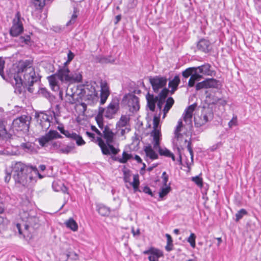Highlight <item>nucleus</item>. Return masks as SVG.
<instances>
[{
    "label": "nucleus",
    "instance_id": "nucleus-51",
    "mask_svg": "<svg viewBox=\"0 0 261 261\" xmlns=\"http://www.w3.org/2000/svg\"><path fill=\"white\" fill-rule=\"evenodd\" d=\"M196 236L194 233H191L190 234V236L189 237V238L187 239V241L190 243L191 246L192 248H195L196 246L195 243V239H196Z\"/></svg>",
    "mask_w": 261,
    "mask_h": 261
},
{
    "label": "nucleus",
    "instance_id": "nucleus-8",
    "mask_svg": "<svg viewBox=\"0 0 261 261\" xmlns=\"http://www.w3.org/2000/svg\"><path fill=\"white\" fill-rule=\"evenodd\" d=\"M23 31V27L21 21V15L17 12L13 20V25L10 29V34L13 37L19 35Z\"/></svg>",
    "mask_w": 261,
    "mask_h": 261
},
{
    "label": "nucleus",
    "instance_id": "nucleus-62",
    "mask_svg": "<svg viewBox=\"0 0 261 261\" xmlns=\"http://www.w3.org/2000/svg\"><path fill=\"white\" fill-rule=\"evenodd\" d=\"M164 102H165V99H160V98H158V100L156 103H157V107L159 109V111H160L159 114H161L162 108L163 105L164 103Z\"/></svg>",
    "mask_w": 261,
    "mask_h": 261
},
{
    "label": "nucleus",
    "instance_id": "nucleus-19",
    "mask_svg": "<svg viewBox=\"0 0 261 261\" xmlns=\"http://www.w3.org/2000/svg\"><path fill=\"white\" fill-rule=\"evenodd\" d=\"M151 136L153 137V147L154 149H157L160 146V140L161 139V130H152Z\"/></svg>",
    "mask_w": 261,
    "mask_h": 261
},
{
    "label": "nucleus",
    "instance_id": "nucleus-58",
    "mask_svg": "<svg viewBox=\"0 0 261 261\" xmlns=\"http://www.w3.org/2000/svg\"><path fill=\"white\" fill-rule=\"evenodd\" d=\"M57 129L61 132V133H62V134L65 135L67 138L69 137L70 134L71 133L70 132H69L68 130H65L64 126L62 124L59 125L57 127Z\"/></svg>",
    "mask_w": 261,
    "mask_h": 261
},
{
    "label": "nucleus",
    "instance_id": "nucleus-59",
    "mask_svg": "<svg viewBox=\"0 0 261 261\" xmlns=\"http://www.w3.org/2000/svg\"><path fill=\"white\" fill-rule=\"evenodd\" d=\"M5 62L2 58L0 57V75L4 79V69Z\"/></svg>",
    "mask_w": 261,
    "mask_h": 261
},
{
    "label": "nucleus",
    "instance_id": "nucleus-42",
    "mask_svg": "<svg viewBox=\"0 0 261 261\" xmlns=\"http://www.w3.org/2000/svg\"><path fill=\"white\" fill-rule=\"evenodd\" d=\"M74 149V146L69 145H61L60 150H59L60 153L68 154L70 153Z\"/></svg>",
    "mask_w": 261,
    "mask_h": 261
},
{
    "label": "nucleus",
    "instance_id": "nucleus-26",
    "mask_svg": "<svg viewBox=\"0 0 261 261\" xmlns=\"http://www.w3.org/2000/svg\"><path fill=\"white\" fill-rule=\"evenodd\" d=\"M65 224L67 228L73 231H76L78 229V225L72 218H70L66 221L65 222Z\"/></svg>",
    "mask_w": 261,
    "mask_h": 261
},
{
    "label": "nucleus",
    "instance_id": "nucleus-33",
    "mask_svg": "<svg viewBox=\"0 0 261 261\" xmlns=\"http://www.w3.org/2000/svg\"><path fill=\"white\" fill-rule=\"evenodd\" d=\"M182 127H183V124H182V120H181V119H179L178 121L177 125H176L175 129L174 130L175 138L177 140H179V139L182 136L181 134H180V132L181 130V128Z\"/></svg>",
    "mask_w": 261,
    "mask_h": 261
},
{
    "label": "nucleus",
    "instance_id": "nucleus-34",
    "mask_svg": "<svg viewBox=\"0 0 261 261\" xmlns=\"http://www.w3.org/2000/svg\"><path fill=\"white\" fill-rule=\"evenodd\" d=\"M18 42L21 46H24L25 45H31L32 44L31 37L29 35L20 37L18 39Z\"/></svg>",
    "mask_w": 261,
    "mask_h": 261
},
{
    "label": "nucleus",
    "instance_id": "nucleus-54",
    "mask_svg": "<svg viewBox=\"0 0 261 261\" xmlns=\"http://www.w3.org/2000/svg\"><path fill=\"white\" fill-rule=\"evenodd\" d=\"M67 259H70L73 260H76L79 258L78 254L74 251H69L66 254Z\"/></svg>",
    "mask_w": 261,
    "mask_h": 261
},
{
    "label": "nucleus",
    "instance_id": "nucleus-52",
    "mask_svg": "<svg viewBox=\"0 0 261 261\" xmlns=\"http://www.w3.org/2000/svg\"><path fill=\"white\" fill-rule=\"evenodd\" d=\"M185 142L188 143L187 147V149L190 154L191 159V163L193 164V163L194 153H193V149H192V148L191 146V142L188 141L187 139H185Z\"/></svg>",
    "mask_w": 261,
    "mask_h": 261
},
{
    "label": "nucleus",
    "instance_id": "nucleus-45",
    "mask_svg": "<svg viewBox=\"0 0 261 261\" xmlns=\"http://www.w3.org/2000/svg\"><path fill=\"white\" fill-rule=\"evenodd\" d=\"M74 94L71 93V94L66 93L65 95V102L69 104H74L75 103V99L74 98Z\"/></svg>",
    "mask_w": 261,
    "mask_h": 261
},
{
    "label": "nucleus",
    "instance_id": "nucleus-22",
    "mask_svg": "<svg viewBox=\"0 0 261 261\" xmlns=\"http://www.w3.org/2000/svg\"><path fill=\"white\" fill-rule=\"evenodd\" d=\"M211 65L209 64H205L201 66L196 67V72L201 73L204 75H211V71L210 70Z\"/></svg>",
    "mask_w": 261,
    "mask_h": 261
},
{
    "label": "nucleus",
    "instance_id": "nucleus-14",
    "mask_svg": "<svg viewBox=\"0 0 261 261\" xmlns=\"http://www.w3.org/2000/svg\"><path fill=\"white\" fill-rule=\"evenodd\" d=\"M197 47L199 50L205 53H208L212 49L211 42L205 39H201L198 42Z\"/></svg>",
    "mask_w": 261,
    "mask_h": 261
},
{
    "label": "nucleus",
    "instance_id": "nucleus-55",
    "mask_svg": "<svg viewBox=\"0 0 261 261\" xmlns=\"http://www.w3.org/2000/svg\"><path fill=\"white\" fill-rule=\"evenodd\" d=\"M62 143L60 141H56L52 143L51 149L56 152L59 153V150H60Z\"/></svg>",
    "mask_w": 261,
    "mask_h": 261
},
{
    "label": "nucleus",
    "instance_id": "nucleus-4",
    "mask_svg": "<svg viewBox=\"0 0 261 261\" xmlns=\"http://www.w3.org/2000/svg\"><path fill=\"white\" fill-rule=\"evenodd\" d=\"M41 76L39 73L35 71V68L32 70L27 71L22 76L19 74H15L14 75V80L15 85L19 92H21V88L23 85L31 86L34 83L40 80Z\"/></svg>",
    "mask_w": 261,
    "mask_h": 261
},
{
    "label": "nucleus",
    "instance_id": "nucleus-64",
    "mask_svg": "<svg viewBox=\"0 0 261 261\" xmlns=\"http://www.w3.org/2000/svg\"><path fill=\"white\" fill-rule=\"evenodd\" d=\"M123 180L125 182H130V175L129 173H127L126 172H124V177Z\"/></svg>",
    "mask_w": 261,
    "mask_h": 261
},
{
    "label": "nucleus",
    "instance_id": "nucleus-36",
    "mask_svg": "<svg viewBox=\"0 0 261 261\" xmlns=\"http://www.w3.org/2000/svg\"><path fill=\"white\" fill-rule=\"evenodd\" d=\"M79 11L75 7H73V12L71 15L70 19L67 22L66 25L70 26L73 24L76 21Z\"/></svg>",
    "mask_w": 261,
    "mask_h": 261
},
{
    "label": "nucleus",
    "instance_id": "nucleus-49",
    "mask_svg": "<svg viewBox=\"0 0 261 261\" xmlns=\"http://www.w3.org/2000/svg\"><path fill=\"white\" fill-rule=\"evenodd\" d=\"M247 213V212L245 209H241L236 214V221H239L244 215H246Z\"/></svg>",
    "mask_w": 261,
    "mask_h": 261
},
{
    "label": "nucleus",
    "instance_id": "nucleus-63",
    "mask_svg": "<svg viewBox=\"0 0 261 261\" xmlns=\"http://www.w3.org/2000/svg\"><path fill=\"white\" fill-rule=\"evenodd\" d=\"M237 125V117L234 116L232 119L228 122V126L229 128H231L233 126Z\"/></svg>",
    "mask_w": 261,
    "mask_h": 261
},
{
    "label": "nucleus",
    "instance_id": "nucleus-25",
    "mask_svg": "<svg viewBox=\"0 0 261 261\" xmlns=\"http://www.w3.org/2000/svg\"><path fill=\"white\" fill-rule=\"evenodd\" d=\"M132 158V155L127 153L126 151H123L122 158L113 157V159L115 161H118L120 163H126L129 160Z\"/></svg>",
    "mask_w": 261,
    "mask_h": 261
},
{
    "label": "nucleus",
    "instance_id": "nucleus-18",
    "mask_svg": "<svg viewBox=\"0 0 261 261\" xmlns=\"http://www.w3.org/2000/svg\"><path fill=\"white\" fill-rule=\"evenodd\" d=\"M128 105L132 112L138 111L140 109L139 98L135 95L130 96L128 100Z\"/></svg>",
    "mask_w": 261,
    "mask_h": 261
},
{
    "label": "nucleus",
    "instance_id": "nucleus-1",
    "mask_svg": "<svg viewBox=\"0 0 261 261\" xmlns=\"http://www.w3.org/2000/svg\"><path fill=\"white\" fill-rule=\"evenodd\" d=\"M82 75L80 72H71L66 66L60 67L57 72L48 77V80L51 89L55 91L60 89L58 80L64 83H80L82 80Z\"/></svg>",
    "mask_w": 261,
    "mask_h": 261
},
{
    "label": "nucleus",
    "instance_id": "nucleus-35",
    "mask_svg": "<svg viewBox=\"0 0 261 261\" xmlns=\"http://www.w3.org/2000/svg\"><path fill=\"white\" fill-rule=\"evenodd\" d=\"M98 213L102 216H108L110 214V208L103 204H99L97 206Z\"/></svg>",
    "mask_w": 261,
    "mask_h": 261
},
{
    "label": "nucleus",
    "instance_id": "nucleus-6",
    "mask_svg": "<svg viewBox=\"0 0 261 261\" xmlns=\"http://www.w3.org/2000/svg\"><path fill=\"white\" fill-rule=\"evenodd\" d=\"M35 117L37 122L43 131H46L50 126L51 121L54 120L53 116L48 112H40L35 114Z\"/></svg>",
    "mask_w": 261,
    "mask_h": 261
},
{
    "label": "nucleus",
    "instance_id": "nucleus-41",
    "mask_svg": "<svg viewBox=\"0 0 261 261\" xmlns=\"http://www.w3.org/2000/svg\"><path fill=\"white\" fill-rule=\"evenodd\" d=\"M103 111V110H101ZM95 120L97 123L98 127L101 129H103V115L102 112H98V114L95 117Z\"/></svg>",
    "mask_w": 261,
    "mask_h": 261
},
{
    "label": "nucleus",
    "instance_id": "nucleus-50",
    "mask_svg": "<svg viewBox=\"0 0 261 261\" xmlns=\"http://www.w3.org/2000/svg\"><path fill=\"white\" fill-rule=\"evenodd\" d=\"M170 187L169 186L164 188H162L160 191L159 192V196L160 198H162L165 196L167 195L168 193L170 192Z\"/></svg>",
    "mask_w": 261,
    "mask_h": 261
},
{
    "label": "nucleus",
    "instance_id": "nucleus-46",
    "mask_svg": "<svg viewBox=\"0 0 261 261\" xmlns=\"http://www.w3.org/2000/svg\"><path fill=\"white\" fill-rule=\"evenodd\" d=\"M158 150L159 154L161 155H163L166 157H168L171 152L168 149L164 148H162L160 146L156 149Z\"/></svg>",
    "mask_w": 261,
    "mask_h": 261
},
{
    "label": "nucleus",
    "instance_id": "nucleus-17",
    "mask_svg": "<svg viewBox=\"0 0 261 261\" xmlns=\"http://www.w3.org/2000/svg\"><path fill=\"white\" fill-rule=\"evenodd\" d=\"M61 107L59 104L52 106L50 109L47 111L48 113L53 116L55 122L59 124V117L61 116Z\"/></svg>",
    "mask_w": 261,
    "mask_h": 261
},
{
    "label": "nucleus",
    "instance_id": "nucleus-5",
    "mask_svg": "<svg viewBox=\"0 0 261 261\" xmlns=\"http://www.w3.org/2000/svg\"><path fill=\"white\" fill-rule=\"evenodd\" d=\"M120 109L119 100L117 98H113L105 109L100 107L98 112H102V115L108 119H112Z\"/></svg>",
    "mask_w": 261,
    "mask_h": 261
},
{
    "label": "nucleus",
    "instance_id": "nucleus-61",
    "mask_svg": "<svg viewBox=\"0 0 261 261\" xmlns=\"http://www.w3.org/2000/svg\"><path fill=\"white\" fill-rule=\"evenodd\" d=\"M162 178L163 179V184L165 186H167L168 181V175L166 172H163L162 174Z\"/></svg>",
    "mask_w": 261,
    "mask_h": 261
},
{
    "label": "nucleus",
    "instance_id": "nucleus-31",
    "mask_svg": "<svg viewBox=\"0 0 261 261\" xmlns=\"http://www.w3.org/2000/svg\"><path fill=\"white\" fill-rule=\"evenodd\" d=\"M174 102V100L173 98L171 97L168 98L166 101V103L164 109L163 110L164 113L163 118H165L166 114L169 112V110L171 108L172 106L173 105Z\"/></svg>",
    "mask_w": 261,
    "mask_h": 261
},
{
    "label": "nucleus",
    "instance_id": "nucleus-40",
    "mask_svg": "<svg viewBox=\"0 0 261 261\" xmlns=\"http://www.w3.org/2000/svg\"><path fill=\"white\" fill-rule=\"evenodd\" d=\"M161 114L158 115H155L153 119V130H160V126H159Z\"/></svg>",
    "mask_w": 261,
    "mask_h": 261
},
{
    "label": "nucleus",
    "instance_id": "nucleus-13",
    "mask_svg": "<svg viewBox=\"0 0 261 261\" xmlns=\"http://www.w3.org/2000/svg\"><path fill=\"white\" fill-rule=\"evenodd\" d=\"M143 254L149 255L148 259L149 261H159V258L163 255L161 251L153 247L144 251Z\"/></svg>",
    "mask_w": 261,
    "mask_h": 261
},
{
    "label": "nucleus",
    "instance_id": "nucleus-43",
    "mask_svg": "<svg viewBox=\"0 0 261 261\" xmlns=\"http://www.w3.org/2000/svg\"><path fill=\"white\" fill-rule=\"evenodd\" d=\"M9 224V220L6 218L0 216V233L4 231Z\"/></svg>",
    "mask_w": 261,
    "mask_h": 261
},
{
    "label": "nucleus",
    "instance_id": "nucleus-24",
    "mask_svg": "<svg viewBox=\"0 0 261 261\" xmlns=\"http://www.w3.org/2000/svg\"><path fill=\"white\" fill-rule=\"evenodd\" d=\"M130 118L128 115H122L116 124L117 127L121 128L126 126L129 122Z\"/></svg>",
    "mask_w": 261,
    "mask_h": 261
},
{
    "label": "nucleus",
    "instance_id": "nucleus-30",
    "mask_svg": "<svg viewBox=\"0 0 261 261\" xmlns=\"http://www.w3.org/2000/svg\"><path fill=\"white\" fill-rule=\"evenodd\" d=\"M68 138L75 140L76 144L79 146L83 145L85 144V142L83 139L82 137L75 133L72 132Z\"/></svg>",
    "mask_w": 261,
    "mask_h": 261
},
{
    "label": "nucleus",
    "instance_id": "nucleus-53",
    "mask_svg": "<svg viewBox=\"0 0 261 261\" xmlns=\"http://www.w3.org/2000/svg\"><path fill=\"white\" fill-rule=\"evenodd\" d=\"M38 92L39 95L46 98H49L50 97V93L47 91V90L46 88H40Z\"/></svg>",
    "mask_w": 261,
    "mask_h": 261
},
{
    "label": "nucleus",
    "instance_id": "nucleus-29",
    "mask_svg": "<svg viewBox=\"0 0 261 261\" xmlns=\"http://www.w3.org/2000/svg\"><path fill=\"white\" fill-rule=\"evenodd\" d=\"M180 78L179 75H176L169 82V87L172 88V92H174L176 90L177 87L180 83Z\"/></svg>",
    "mask_w": 261,
    "mask_h": 261
},
{
    "label": "nucleus",
    "instance_id": "nucleus-9",
    "mask_svg": "<svg viewBox=\"0 0 261 261\" xmlns=\"http://www.w3.org/2000/svg\"><path fill=\"white\" fill-rule=\"evenodd\" d=\"M149 81L153 91L158 93L160 89L164 88L166 85L167 80L164 76H154L149 77Z\"/></svg>",
    "mask_w": 261,
    "mask_h": 261
},
{
    "label": "nucleus",
    "instance_id": "nucleus-7",
    "mask_svg": "<svg viewBox=\"0 0 261 261\" xmlns=\"http://www.w3.org/2000/svg\"><path fill=\"white\" fill-rule=\"evenodd\" d=\"M31 117L27 115H22L14 119L12 126L17 131L28 130L29 127Z\"/></svg>",
    "mask_w": 261,
    "mask_h": 261
},
{
    "label": "nucleus",
    "instance_id": "nucleus-38",
    "mask_svg": "<svg viewBox=\"0 0 261 261\" xmlns=\"http://www.w3.org/2000/svg\"><path fill=\"white\" fill-rule=\"evenodd\" d=\"M206 88H217L218 86V81L214 79H208L205 80Z\"/></svg>",
    "mask_w": 261,
    "mask_h": 261
},
{
    "label": "nucleus",
    "instance_id": "nucleus-16",
    "mask_svg": "<svg viewBox=\"0 0 261 261\" xmlns=\"http://www.w3.org/2000/svg\"><path fill=\"white\" fill-rule=\"evenodd\" d=\"M196 105L193 104L189 106L185 111L183 114V119L185 122L187 124L192 123V118L193 113L195 110Z\"/></svg>",
    "mask_w": 261,
    "mask_h": 261
},
{
    "label": "nucleus",
    "instance_id": "nucleus-39",
    "mask_svg": "<svg viewBox=\"0 0 261 261\" xmlns=\"http://www.w3.org/2000/svg\"><path fill=\"white\" fill-rule=\"evenodd\" d=\"M45 2V0H32V3L36 10L42 9L44 7Z\"/></svg>",
    "mask_w": 261,
    "mask_h": 261
},
{
    "label": "nucleus",
    "instance_id": "nucleus-47",
    "mask_svg": "<svg viewBox=\"0 0 261 261\" xmlns=\"http://www.w3.org/2000/svg\"><path fill=\"white\" fill-rule=\"evenodd\" d=\"M191 180L199 187H202L203 186L202 178L199 176L192 177L191 178Z\"/></svg>",
    "mask_w": 261,
    "mask_h": 261
},
{
    "label": "nucleus",
    "instance_id": "nucleus-37",
    "mask_svg": "<svg viewBox=\"0 0 261 261\" xmlns=\"http://www.w3.org/2000/svg\"><path fill=\"white\" fill-rule=\"evenodd\" d=\"M130 185L132 186L135 192L139 191V186L140 185L139 177L138 174L133 176V181L130 182Z\"/></svg>",
    "mask_w": 261,
    "mask_h": 261
},
{
    "label": "nucleus",
    "instance_id": "nucleus-32",
    "mask_svg": "<svg viewBox=\"0 0 261 261\" xmlns=\"http://www.w3.org/2000/svg\"><path fill=\"white\" fill-rule=\"evenodd\" d=\"M202 78V76L199 74L198 72H194L191 75L190 79L188 82V86L190 87H192L194 86L195 83L196 81H198Z\"/></svg>",
    "mask_w": 261,
    "mask_h": 261
},
{
    "label": "nucleus",
    "instance_id": "nucleus-23",
    "mask_svg": "<svg viewBox=\"0 0 261 261\" xmlns=\"http://www.w3.org/2000/svg\"><path fill=\"white\" fill-rule=\"evenodd\" d=\"M144 151L146 157L149 158L151 160L158 159V154L153 150L151 146H146L144 148Z\"/></svg>",
    "mask_w": 261,
    "mask_h": 261
},
{
    "label": "nucleus",
    "instance_id": "nucleus-56",
    "mask_svg": "<svg viewBox=\"0 0 261 261\" xmlns=\"http://www.w3.org/2000/svg\"><path fill=\"white\" fill-rule=\"evenodd\" d=\"M162 89V90H161V92L159 93V94L158 96L160 99L165 100L166 97L167 96V95L168 94L169 90L166 88H164Z\"/></svg>",
    "mask_w": 261,
    "mask_h": 261
},
{
    "label": "nucleus",
    "instance_id": "nucleus-27",
    "mask_svg": "<svg viewBox=\"0 0 261 261\" xmlns=\"http://www.w3.org/2000/svg\"><path fill=\"white\" fill-rule=\"evenodd\" d=\"M100 95L109 96L110 94L109 87L106 81L100 82Z\"/></svg>",
    "mask_w": 261,
    "mask_h": 261
},
{
    "label": "nucleus",
    "instance_id": "nucleus-48",
    "mask_svg": "<svg viewBox=\"0 0 261 261\" xmlns=\"http://www.w3.org/2000/svg\"><path fill=\"white\" fill-rule=\"evenodd\" d=\"M21 147L26 152H31L33 150L32 145L29 143H23L21 144Z\"/></svg>",
    "mask_w": 261,
    "mask_h": 261
},
{
    "label": "nucleus",
    "instance_id": "nucleus-60",
    "mask_svg": "<svg viewBox=\"0 0 261 261\" xmlns=\"http://www.w3.org/2000/svg\"><path fill=\"white\" fill-rule=\"evenodd\" d=\"M195 88L197 91L203 88H206V83H205V81H203L201 82H199V83H197L196 85Z\"/></svg>",
    "mask_w": 261,
    "mask_h": 261
},
{
    "label": "nucleus",
    "instance_id": "nucleus-10",
    "mask_svg": "<svg viewBox=\"0 0 261 261\" xmlns=\"http://www.w3.org/2000/svg\"><path fill=\"white\" fill-rule=\"evenodd\" d=\"M17 73L16 74L23 75L27 71L32 70L33 67V60L31 58L25 60L20 61L17 65Z\"/></svg>",
    "mask_w": 261,
    "mask_h": 261
},
{
    "label": "nucleus",
    "instance_id": "nucleus-12",
    "mask_svg": "<svg viewBox=\"0 0 261 261\" xmlns=\"http://www.w3.org/2000/svg\"><path fill=\"white\" fill-rule=\"evenodd\" d=\"M32 208V204L28 200H24L21 204L20 210V216L22 219L28 221L30 218V213Z\"/></svg>",
    "mask_w": 261,
    "mask_h": 261
},
{
    "label": "nucleus",
    "instance_id": "nucleus-11",
    "mask_svg": "<svg viewBox=\"0 0 261 261\" xmlns=\"http://www.w3.org/2000/svg\"><path fill=\"white\" fill-rule=\"evenodd\" d=\"M62 136L56 130H50L45 135L38 139V142L42 147L45 146L49 141L58 138H62Z\"/></svg>",
    "mask_w": 261,
    "mask_h": 261
},
{
    "label": "nucleus",
    "instance_id": "nucleus-28",
    "mask_svg": "<svg viewBox=\"0 0 261 261\" xmlns=\"http://www.w3.org/2000/svg\"><path fill=\"white\" fill-rule=\"evenodd\" d=\"M28 169L30 170V174L33 175V182L36 181V178L37 176L40 179H42L43 177V176L39 173L37 168L35 166L29 165Z\"/></svg>",
    "mask_w": 261,
    "mask_h": 261
},
{
    "label": "nucleus",
    "instance_id": "nucleus-15",
    "mask_svg": "<svg viewBox=\"0 0 261 261\" xmlns=\"http://www.w3.org/2000/svg\"><path fill=\"white\" fill-rule=\"evenodd\" d=\"M158 96H154L149 92H148L146 95L147 107L151 112H154L155 110V105L158 100Z\"/></svg>",
    "mask_w": 261,
    "mask_h": 261
},
{
    "label": "nucleus",
    "instance_id": "nucleus-3",
    "mask_svg": "<svg viewBox=\"0 0 261 261\" xmlns=\"http://www.w3.org/2000/svg\"><path fill=\"white\" fill-rule=\"evenodd\" d=\"M102 136L106 140V143L100 137H97L96 142L100 147L102 153L105 155H116L119 151L118 148H115L112 143L114 142V133L110 128L106 126L102 132Z\"/></svg>",
    "mask_w": 261,
    "mask_h": 261
},
{
    "label": "nucleus",
    "instance_id": "nucleus-2",
    "mask_svg": "<svg viewBox=\"0 0 261 261\" xmlns=\"http://www.w3.org/2000/svg\"><path fill=\"white\" fill-rule=\"evenodd\" d=\"M29 165L21 162H16L13 165V178L18 186H28L33 182V175L30 174Z\"/></svg>",
    "mask_w": 261,
    "mask_h": 261
},
{
    "label": "nucleus",
    "instance_id": "nucleus-57",
    "mask_svg": "<svg viewBox=\"0 0 261 261\" xmlns=\"http://www.w3.org/2000/svg\"><path fill=\"white\" fill-rule=\"evenodd\" d=\"M203 120L201 122H198L197 121V119L195 118V124L196 126L199 127L203 125H204L205 123H206L208 121V117L206 115H204L202 116Z\"/></svg>",
    "mask_w": 261,
    "mask_h": 261
},
{
    "label": "nucleus",
    "instance_id": "nucleus-44",
    "mask_svg": "<svg viewBox=\"0 0 261 261\" xmlns=\"http://www.w3.org/2000/svg\"><path fill=\"white\" fill-rule=\"evenodd\" d=\"M194 72H196V69L195 67H190L183 71L182 75L185 78H188L189 76H191Z\"/></svg>",
    "mask_w": 261,
    "mask_h": 261
},
{
    "label": "nucleus",
    "instance_id": "nucleus-20",
    "mask_svg": "<svg viewBox=\"0 0 261 261\" xmlns=\"http://www.w3.org/2000/svg\"><path fill=\"white\" fill-rule=\"evenodd\" d=\"M82 87L83 88L81 89V91L82 93H83V96L97 92L95 87L88 82H86L85 84L82 85Z\"/></svg>",
    "mask_w": 261,
    "mask_h": 261
},
{
    "label": "nucleus",
    "instance_id": "nucleus-21",
    "mask_svg": "<svg viewBox=\"0 0 261 261\" xmlns=\"http://www.w3.org/2000/svg\"><path fill=\"white\" fill-rule=\"evenodd\" d=\"M84 99L87 102L88 105H93L96 103L98 100V93H95L87 95H85Z\"/></svg>",
    "mask_w": 261,
    "mask_h": 261
}]
</instances>
